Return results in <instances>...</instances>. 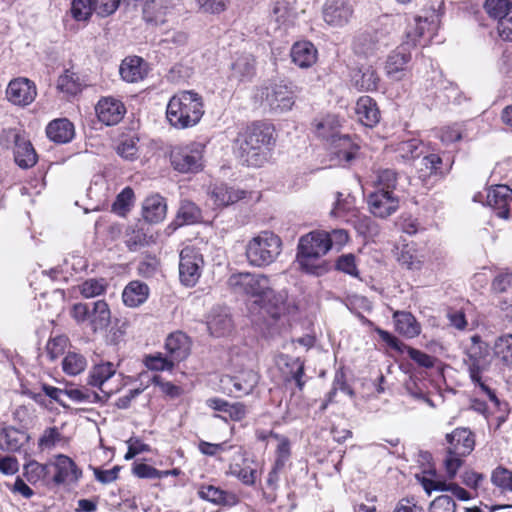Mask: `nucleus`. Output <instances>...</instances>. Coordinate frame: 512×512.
<instances>
[{
    "instance_id": "54",
    "label": "nucleus",
    "mask_w": 512,
    "mask_h": 512,
    "mask_svg": "<svg viewBox=\"0 0 512 512\" xmlns=\"http://www.w3.org/2000/svg\"><path fill=\"white\" fill-rule=\"evenodd\" d=\"M427 19H422L421 17L415 18V27L413 29H409L406 32L407 40L404 42L405 45L409 47H415L420 43V40L425 35V29L428 26Z\"/></svg>"
},
{
    "instance_id": "16",
    "label": "nucleus",
    "mask_w": 512,
    "mask_h": 512,
    "mask_svg": "<svg viewBox=\"0 0 512 512\" xmlns=\"http://www.w3.org/2000/svg\"><path fill=\"white\" fill-rule=\"evenodd\" d=\"M37 96L36 85L26 77L12 79L6 88V98L13 105L25 107Z\"/></svg>"
},
{
    "instance_id": "42",
    "label": "nucleus",
    "mask_w": 512,
    "mask_h": 512,
    "mask_svg": "<svg viewBox=\"0 0 512 512\" xmlns=\"http://www.w3.org/2000/svg\"><path fill=\"white\" fill-rule=\"evenodd\" d=\"M116 373L112 362H105L94 365L87 379V384L92 387L103 389L104 383Z\"/></svg>"
},
{
    "instance_id": "58",
    "label": "nucleus",
    "mask_w": 512,
    "mask_h": 512,
    "mask_svg": "<svg viewBox=\"0 0 512 512\" xmlns=\"http://www.w3.org/2000/svg\"><path fill=\"white\" fill-rule=\"evenodd\" d=\"M146 366L150 370L164 371L171 370L174 366V360L169 356H162V354L150 355L146 358Z\"/></svg>"
},
{
    "instance_id": "38",
    "label": "nucleus",
    "mask_w": 512,
    "mask_h": 512,
    "mask_svg": "<svg viewBox=\"0 0 512 512\" xmlns=\"http://www.w3.org/2000/svg\"><path fill=\"white\" fill-rule=\"evenodd\" d=\"M207 405L215 411L227 414L233 421H241L246 416V406L240 402L229 403L221 398H210Z\"/></svg>"
},
{
    "instance_id": "1",
    "label": "nucleus",
    "mask_w": 512,
    "mask_h": 512,
    "mask_svg": "<svg viewBox=\"0 0 512 512\" xmlns=\"http://www.w3.org/2000/svg\"><path fill=\"white\" fill-rule=\"evenodd\" d=\"M274 144V127L265 122H254L240 135L237 156L243 165L261 167L268 161Z\"/></svg>"
},
{
    "instance_id": "62",
    "label": "nucleus",
    "mask_w": 512,
    "mask_h": 512,
    "mask_svg": "<svg viewBox=\"0 0 512 512\" xmlns=\"http://www.w3.org/2000/svg\"><path fill=\"white\" fill-rule=\"evenodd\" d=\"M231 474L235 475L243 484L252 486L256 480V470L251 467H241L235 464L230 467Z\"/></svg>"
},
{
    "instance_id": "21",
    "label": "nucleus",
    "mask_w": 512,
    "mask_h": 512,
    "mask_svg": "<svg viewBox=\"0 0 512 512\" xmlns=\"http://www.w3.org/2000/svg\"><path fill=\"white\" fill-rule=\"evenodd\" d=\"M207 328L214 337L229 335L233 328V320L227 307L215 306L207 316Z\"/></svg>"
},
{
    "instance_id": "53",
    "label": "nucleus",
    "mask_w": 512,
    "mask_h": 512,
    "mask_svg": "<svg viewBox=\"0 0 512 512\" xmlns=\"http://www.w3.org/2000/svg\"><path fill=\"white\" fill-rule=\"evenodd\" d=\"M94 10V0H72L71 15L76 21L88 20Z\"/></svg>"
},
{
    "instance_id": "46",
    "label": "nucleus",
    "mask_w": 512,
    "mask_h": 512,
    "mask_svg": "<svg viewBox=\"0 0 512 512\" xmlns=\"http://www.w3.org/2000/svg\"><path fill=\"white\" fill-rule=\"evenodd\" d=\"M150 238L151 236H148L142 225H136L135 227L127 230L125 235V244L129 251L134 252L148 245Z\"/></svg>"
},
{
    "instance_id": "23",
    "label": "nucleus",
    "mask_w": 512,
    "mask_h": 512,
    "mask_svg": "<svg viewBox=\"0 0 512 512\" xmlns=\"http://www.w3.org/2000/svg\"><path fill=\"white\" fill-rule=\"evenodd\" d=\"M511 200L512 189L507 185H495L488 190L487 204L494 209L496 216L499 218H509V202Z\"/></svg>"
},
{
    "instance_id": "48",
    "label": "nucleus",
    "mask_w": 512,
    "mask_h": 512,
    "mask_svg": "<svg viewBox=\"0 0 512 512\" xmlns=\"http://www.w3.org/2000/svg\"><path fill=\"white\" fill-rule=\"evenodd\" d=\"M57 88L63 93L68 95H76L82 89L79 76L70 71L66 70L62 75L59 76L57 81Z\"/></svg>"
},
{
    "instance_id": "39",
    "label": "nucleus",
    "mask_w": 512,
    "mask_h": 512,
    "mask_svg": "<svg viewBox=\"0 0 512 512\" xmlns=\"http://www.w3.org/2000/svg\"><path fill=\"white\" fill-rule=\"evenodd\" d=\"M231 77L239 81L252 79L255 75V59L251 54L244 53L236 58L231 65Z\"/></svg>"
},
{
    "instance_id": "33",
    "label": "nucleus",
    "mask_w": 512,
    "mask_h": 512,
    "mask_svg": "<svg viewBox=\"0 0 512 512\" xmlns=\"http://www.w3.org/2000/svg\"><path fill=\"white\" fill-rule=\"evenodd\" d=\"M198 496L217 505L234 506L238 503V497L213 485H202L198 490Z\"/></svg>"
},
{
    "instance_id": "9",
    "label": "nucleus",
    "mask_w": 512,
    "mask_h": 512,
    "mask_svg": "<svg viewBox=\"0 0 512 512\" xmlns=\"http://www.w3.org/2000/svg\"><path fill=\"white\" fill-rule=\"evenodd\" d=\"M299 89L291 82L271 83L261 89L262 103L275 113L290 111L295 104Z\"/></svg>"
},
{
    "instance_id": "45",
    "label": "nucleus",
    "mask_w": 512,
    "mask_h": 512,
    "mask_svg": "<svg viewBox=\"0 0 512 512\" xmlns=\"http://www.w3.org/2000/svg\"><path fill=\"white\" fill-rule=\"evenodd\" d=\"M331 215L347 221L350 217L356 216L355 198L350 195L343 198V194L337 192V199L331 211Z\"/></svg>"
},
{
    "instance_id": "49",
    "label": "nucleus",
    "mask_w": 512,
    "mask_h": 512,
    "mask_svg": "<svg viewBox=\"0 0 512 512\" xmlns=\"http://www.w3.org/2000/svg\"><path fill=\"white\" fill-rule=\"evenodd\" d=\"M484 7L489 16L499 21L511 14L512 0H486Z\"/></svg>"
},
{
    "instance_id": "24",
    "label": "nucleus",
    "mask_w": 512,
    "mask_h": 512,
    "mask_svg": "<svg viewBox=\"0 0 512 512\" xmlns=\"http://www.w3.org/2000/svg\"><path fill=\"white\" fill-rule=\"evenodd\" d=\"M95 111L100 122L112 126L120 122L126 110L121 101L106 97L99 100Z\"/></svg>"
},
{
    "instance_id": "18",
    "label": "nucleus",
    "mask_w": 512,
    "mask_h": 512,
    "mask_svg": "<svg viewBox=\"0 0 512 512\" xmlns=\"http://www.w3.org/2000/svg\"><path fill=\"white\" fill-rule=\"evenodd\" d=\"M256 305L275 320L290 311L287 291H276L271 286L261 298H258Z\"/></svg>"
},
{
    "instance_id": "25",
    "label": "nucleus",
    "mask_w": 512,
    "mask_h": 512,
    "mask_svg": "<svg viewBox=\"0 0 512 512\" xmlns=\"http://www.w3.org/2000/svg\"><path fill=\"white\" fill-rule=\"evenodd\" d=\"M290 56L295 65L301 69H306L316 63L318 51L313 43L301 41L293 44Z\"/></svg>"
},
{
    "instance_id": "43",
    "label": "nucleus",
    "mask_w": 512,
    "mask_h": 512,
    "mask_svg": "<svg viewBox=\"0 0 512 512\" xmlns=\"http://www.w3.org/2000/svg\"><path fill=\"white\" fill-rule=\"evenodd\" d=\"M492 349L494 357L504 366L512 367V334H504L496 338Z\"/></svg>"
},
{
    "instance_id": "29",
    "label": "nucleus",
    "mask_w": 512,
    "mask_h": 512,
    "mask_svg": "<svg viewBox=\"0 0 512 512\" xmlns=\"http://www.w3.org/2000/svg\"><path fill=\"white\" fill-rule=\"evenodd\" d=\"M46 135L55 143H68L74 138V125L66 118L55 119L47 125Z\"/></svg>"
},
{
    "instance_id": "27",
    "label": "nucleus",
    "mask_w": 512,
    "mask_h": 512,
    "mask_svg": "<svg viewBox=\"0 0 512 512\" xmlns=\"http://www.w3.org/2000/svg\"><path fill=\"white\" fill-rule=\"evenodd\" d=\"M165 349L174 362L183 361L190 354L189 338L182 332L171 333L166 338Z\"/></svg>"
},
{
    "instance_id": "3",
    "label": "nucleus",
    "mask_w": 512,
    "mask_h": 512,
    "mask_svg": "<svg viewBox=\"0 0 512 512\" xmlns=\"http://www.w3.org/2000/svg\"><path fill=\"white\" fill-rule=\"evenodd\" d=\"M203 115V99L192 90L180 91L168 101L166 118L174 128L186 129L193 127L200 122Z\"/></svg>"
},
{
    "instance_id": "63",
    "label": "nucleus",
    "mask_w": 512,
    "mask_h": 512,
    "mask_svg": "<svg viewBox=\"0 0 512 512\" xmlns=\"http://www.w3.org/2000/svg\"><path fill=\"white\" fill-rule=\"evenodd\" d=\"M66 345V338L58 336L50 339L46 344V353L50 361H55L60 355L63 354Z\"/></svg>"
},
{
    "instance_id": "30",
    "label": "nucleus",
    "mask_w": 512,
    "mask_h": 512,
    "mask_svg": "<svg viewBox=\"0 0 512 512\" xmlns=\"http://www.w3.org/2000/svg\"><path fill=\"white\" fill-rule=\"evenodd\" d=\"M454 160L449 156H440L435 153L426 155L421 160V165L425 167L427 172L421 176H440L444 177L447 175L453 166Z\"/></svg>"
},
{
    "instance_id": "22",
    "label": "nucleus",
    "mask_w": 512,
    "mask_h": 512,
    "mask_svg": "<svg viewBox=\"0 0 512 512\" xmlns=\"http://www.w3.org/2000/svg\"><path fill=\"white\" fill-rule=\"evenodd\" d=\"M51 465L52 469H54L52 482L56 486L64 484L67 480L77 482L82 477V470L66 455H58L56 462Z\"/></svg>"
},
{
    "instance_id": "47",
    "label": "nucleus",
    "mask_w": 512,
    "mask_h": 512,
    "mask_svg": "<svg viewBox=\"0 0 512 512\" xmlns=\"http://www.w3.org/2000/svg\"><path fill=\"white\" fill-rule=\"evenodd\" d=\"M51 464H40L35 460H31L23 467V475L27 481L34 484L39 480L45 479L51 473Z\"/></svg>"
},
{
    "instance_id": "31",
    "label": "nucleus",
    "mask_w": 512,
    "mask_h": 512,
    "mask_svg": "<svg viewBox=\"0 0 512 512\" xmlns=\"http://www.w3.org/2000/svg\"><path fill=\"white\" fill-rule=\"evenodd\" d=\"M150 289L144 282L133 280L123 290L122 299L128 307H139L149 297Z\"/></svg>"
},
{
    "instance_id": "57",
    "label": "nucleus",
    "mask_w": 512,
    "mask_h": 512,
    "mask_svg": "<svg viewBox=\"0 0 512 512\" xmlns=\"http://www.w3.org/2000/svg\"><path fill=\"white\" fill-rule=\"evenodd\" d=\"M25 139V136L18 130L9 128L4 129L0 134V146L5 149L17 147V145Z\"/></svg>"
},
{
    "instance_id": "4",
    "label": "nucleus",
    "mask_w": 512,
    "mask_h": 512,
    "mask_svg": "<svg viewBox=\"0 0 512 512\" xmlns=\"http://www.w3.org/2000/svg\"><path fill=\"white\" fill-rule=\"evenodd\" d=\"M471 342L472 345L466 352L467 359L464 360L468 367L469 377L472 383L488 396L490 401L499 405V399L495 391L488 385L489 377L485 375L492 360L490 347L479 335H473Z\"/></svg>"
},
{
    "instance_id": "15",
    "label": "nucleus",
    "mask_w": 512,
    "mask_h": 512,
    "mask_svg": "<svg viewBox=\"0 0 512 512\" xmlns=\"http://www.w3.org/2000/svg\"><path fill=\"white\" fill-rule=\"evenodd\" d=\"M354 14L352 0H326L322 7L324 21L332 27H343Z\"/></svg>"
},
{
    "instance_id": "8",
    "label": "nucleus",
    "mask_w": 512,
    "mask_h": 512,
    "mask_svg": "<svg viewBox=\"0 0 512 512\" xmlns=\"http://www.w3.org/2000/svg\"><path fill=\"white\" fill-rule=\"evenodd\" d=\"M71 316L79 324L87 323L93 332L106 329L111 321V312L104 300L76 303L71 309Z\"/></svg>"
},
{
    "instance_id": "10",
    "label": "nucleus",
    "mask_w": 512,
    "mask_h": 512,
    "mask_svg": "<svg viewBox=\"0 0 512 512\" xmlns=\"http://www.w3.org/2000/svg\"><path fill=\"white\" fill-rule=\"evenodd\" d=\"M227 283L234 293L254 298L255 304L258 302V298H261L271 286L266 275L249 272L234 273L228 278Z\"/></svg>"
},
{
    "instance_id": "14",
    "label": "nucleus",
    "mask_w": 512,
    "mask_h": 512,
    "mask_svg": "<svg viewBox=\"0 0 512 512\" xmlns=\"http://www.w3.org/2000/svg\"><path fill=\"white\" fill-rule=\"evenodd\" d=\"M389 45V35L376 30L357 35L353 40L352 49L356 55L369 58L383 52Z\"/></svg>"
},
{
    "instance_id": "12",
    "label": "nucleus",
    "mask_w": 512,
    "mask_h": 512,
    "mask_svg": "<svg viewBox=\"0 0 512 512\" xmlns=\"http://www.w3.org/2000/svg\"><path fill=\"white\" fill-rule=\"evenodd\" d=\"M204 265L203 255L193 247L180 252L179 277L182 284L193 287L199 280Z\"/></svg>"
},
{
    "instance_id": "52",
    "label": "nucleus",
    "mask_w": 512,
    "mask_h": 512,
    "mask_svg": "<svg viewBox=\"0 0 512 512\" xmlns=\"http://www.w3.org/2000/svg\"><path fill=\"white\" fill-rule=\"evenodd\" d=\"M86 359L81 354L69 352L63 359L62 366L65 373L77 375L86 367Z\"/></svg>"
},
{
    "instance_id": "40",
    "label": "nucleus",
    "mask_w": 512,
    "mask_h": 512,
    "mask_svg": "<svg viewBox=\"0 0 512 512\" xmlns=\"http://www.w3.org/2000/svg\"><path fill=\"white\" fill-rule=\"evenodd\" d=\"M13 151L15 163L20 168L28 169L37 163V153L31 142L26 138Z\"/></svg>"
},
{
    "instance_id": "59",
    "label": "nucleus",
    "mask_w": 512,
    "mask_h": 512,
    "mask_svg": "<svg viewBox=\"0 0 512 512\" xmlns=\"http://www.w3.org/2000/svg\"><path fill=\"white\" fill-rule=\"evenodd\" d=\"M134 192L130 187L124 188L116 197L115 202L112 205V210L118 214L126 212L133 200Z\"/></svg>"
},
{
    "instance_id": "56",
    "label": "nucleus",
    "mask_w": 512,
    "mask_h": 512,
    "mask_svg": "<svg viewBox=\"0 0 512 512\" xmlns=\"http://www.w3.org/2000/svg\"><path fill=\"white\" fill-rule=\"evenodd\" d=\"M492 483L505 491H512V471L504 467H497L491 475Z\"/></svg>"
},
{
    "instance_id": "51",
    "label": "nucleus",
    "mask_w": 512,
    "mask_h": 512,
    "mask_svg": "<svg viewBox=\"0 0 512 512\" xmlns=\"http://www.w3.org/2000/svg\"><path fill=\"white\" fill-rule=\"evenodd\" d=\"M107 282L104 278L87 279L80 285V293L84 298H93L105 293Z\"/></svg>"
},
{
    "instance_id": "41",
    "label": "nucleus",
    "mask_w": 512,
    "mask_h": 512,
    "mask_svg": "<svg viewBox=\"0 0 512 512\" xmlns=\"http://www.w3.org/2000/svg\"><path fill=\"white\" fill-rule=\"evenodd\" d=\"M168 8L165 5V0H146L143 7V18L148 23L164 24Z\"/></svg>"
},
{
    "instance_id": "34",
    "label": "nucleus",
    "mask_w": 512,
    "mask_h": 512,
    "mask_svg": "<svg viewBox=\"0 0 512 512\" xmlns=\"http://www.w3.org/2000/svg\"><path fill=\"white\" fill-rule=\"evenodd\" d=\"M395 328L398 333L406 338H414L421 332V326L414 315L407 311H395L393 313Z\"/></svg>"
},
{
    "instance_id": "60",
    "label": "nucleus",
    "mask_w": 512,
    "mask_h": 512,
    "mask_svg": "<svg viewBox=\"0 0 512 512\" xmlns=\"http://www.w3.org/2000/svg\"><path fill=\"white\" fill-rule=\"evenodd\" d=\"M292 13V6L287 0H278L273 4L271 16L279 24L285 23Z\"/></svg>"
},
{
    "instance_id": "64",
    "label": "nucleus",
    "mask_w": 512,
    "mask_h": 512,
    "mask_svg": "<svg viewBox=\"0 0 512 512\" xmlns=\"http://www.w3.org/2000/svg\"><path fill=\"white\" fill-rule=\"evenodd\" d=\"M61 434L57 427H48L44 430L42 436L38 440L41 449H50L60 440Z\"/></svg>"
},
{
    "instance_id": "20",
    "label": "nucleus",
    "mask_w": 512,
    "mask_h": 512,
    "mask_svg": "<svg viewBox=\"0 0 512 512\" xmlns=\"http://www.w3.org/2000/svg\"><path fill=\"white\" fill-rule=\"evenodd\" d=\"M380 76L372 65H360L350 72L351 85L359 92H373L378 89Z\"/></svg>"
},
{
    "instance_id": "55",
    "label": "nucleus",
    "mask_w": 512,
    "mask_h": 512,
    "mask_svg": "<svg viewBox=\"0 0 512 512\" xmlns=\"http://www.w3.org/2000/svg\"><path fill=\"white\" fill-rule=\"evenodd\" d=\"M398 174L393 169H382L377 172L376 184L377 190H391L392 192L397 186Z\"/></svg>"
},
{
    "instance_id": "5",
    "label": "nucleus",
    "mask_w": 512,
    "mask_h": 512,
    "mask_svg": "<svg viewBox=\"0 0 512 512\" xmlns=\"http://www.w3.org/2000/svg\"><path fill=\"white\" fill-rule=\"evenodd\" d=\"M282 241L271 231H262L253 237L246 246V257L254 267H266L280 255Z\"/></svg>"
},
{
    "instance_id": "61",
    "label": "nucleus",
    "mask_w": 512,
    "mask_h": 512,
    "mask_svg": "<svg viewBox=\"0 0 512 512\" xmlns=\"http://www.w3.org/2000/svg\"><path fill=\"white\" fill-rule=\"evenodd\" d=\"M457 504L452 497L441 495L435 498L429 507V512H456Z\"/></svg>"
},
{
    "instance_id": "13",
    "label": "nucleus",
    "mask_w": 512,
    "mask_h": 512,
    "mask_svg": "<svg viewBox=\"0 0 512 512\" xmlns=\"http://www.w3.org/2000/svg\"><path fill=\"white\" fill-rule=\"evenodd\" d=\"M259 382V375L253 370H243L237 375H223L220 386L224 393L242 397L252 393Z\"/></svg>"
},
{
    "instance_id": "19",
    "label": "nucleus",
    "mask_w": 512,
    "mask_h": 512,
    "mask_svg": "<svg viewBox=\"0 0 512 512\" xmlns=\"http://www.w3.org/2000/svg\"><path fill=\"white\" fill-rule=\"evenodd\" d=\"M367 203L370 212L379 218H387L399 208V198L391 190H376L369 194Z\"/></svg>"
},
{
    "instance_id": "36",
    "label": "nucleus",
    "mask_w": 512,
    "mask_h": 512,
    "mask_svg": "<svg viewBox=\"0 0 512 512\" xmlns=\"http://www.w3.org/2000/svg\"><path fill=\"white\" fill-rule=\"evenodd\" d=\"M144 61L138 56L125 58L119 68L121 78L128 83H135L145 77V70L142 68Z\"/></svg>"
},
{
    "instance_id": "35",
    "label": "nucleus",
    "mask_w": 512,
    "mask_h": 512,
    "mask_svg": "<svg viewBox=\"0 0 512 512\" xmlns=\"http://www.w3.org/2000/svg\"><path fill=\"white\" fill-rule=\"evenodd\" d=\"M29 440L27 433L14 427H6L0 431V450L8 452L19 451Z\"/></svg>"
},
{
    "instance_id": "32",
    "label": "nucleus",
    "mask_w": 512,
    "mask_h": 512,
    "mask_svg": "<svg viewBox=\"0 0 512 512\" xmlns=\"http://www.w3.org/2000/svg\"><path fill=\"white\" fill-rule=\"evenodd\" d=\"M166 210L165 199L160 195H152L144 200L142 215L148 223H159L165 218Z\"/></svg>"
},
{
    "instance_id": "2",
    "label": "nucleus",
    "mask_w": 512,
    "mask_h": 512,
    "mask_svg": "<svg viewBox=\"0 0 512 512\" xmlns=\"http://www.w3.org/2000/svg\"><path fill=\"white\" fill-rule=\"evenodd\" d=\"M331 249L328 232L314 230L300 237L297 246V261L303 271L316 276L329 270V263L321 258Z\"/></svg>"
},
{
    "instance_id": "17",
    "label": "nucleus",
    "mask_w": 512,
    "mask_h": 512,
    "mask_svg": "<svg viewBox=\"0 0 512 512\" xmlns=\"http://www.w3.org/2000/svg\"><path fill=\"white\" fill-rule=\"evenodd\" d=\"M377 334L391 349H394L398 352L406 351L408 356L416 362L419 366L424 368H432L435 365V357L418 350L416 348L410 347L404 344L401 340H399L396 336L391 334L390 332L383 330L381 328L376 329Z\"/></svg>"
},
{
    "instance_id": "50",
    "label": "nucleus",
    "mask_w": 512,
    "mask_h": 512,
    "mask_svg": "<svg viewBox=\"0 0 512 512\" xmlns=\"http://www.w3.org/2000/svg\"><path fill=\"white\" fill-rule=\"evenodd\" d=\"M422 146L421 140L417 138H411L408 140H404L399 142L396 145L395 151L403 158V159H414L418 158L422 151L420 150Z\"/></svg>"
},
{
    "instance_id": "28",
    "label": "nucleus",
    "mask_w": 512,
    "mask_h": 512,
    "mask_svg": "<svg viewBox=\"0 0 512 512\" xmlns=\"http://www.w3.org/2000/svg\"><path fill=\"white\" fill-rule=\"evenodd\" d=\"M355 112L359 121L367 127H374L379 123L380 111L376 101L370 96H361L358 99Z\"/></svg>"
},
{
    "instance_id": "11",
    "label": "nucleus",
    "mask_w": 512,
    "mask_h": 512,
    "mask_svg": "<svg viewBox=\"0 0 512 512\" xmlns=\"http://www.w3.org/2000/svg\"><path fill=\"white\" fill-rule=\"evenodd\" d=\"M203 148L199 143L174 147L170 153V162L174 170L180 173L201 171L204 166Z\"/></svg>"
},
{
    "instance_id": "7",
    "label": "nucleus",
    "mask_w": 512,
    "mask_h": 512,
    "mask_svg": "<svg viewBox=\"0 0 512 512\" xmlns=\"http://www.w3.org/2000/svg\"><path fill=\"white\" fill-rule=\"evenodd\" d=\"M338 120L334 116H327L316 125V133L322 139L329 141L332 145V153L346 163L351 162L359 147L353 143L349 135H341L336 130Z\"/></svg>"
},
{
    "instance_id": "26",
    "label": "nucleus",
    "mask_w": 512,
    "mask_h": 512,
    "mask_svg": "<svg viewBox=\"0 0 512 512\" xmlns=\"http://www.w3.org/2000/svg\"><path fill=\"white\" fill-rule=\"evenodd\" d=\"M409 46L403 43L396 51L392 52L385 64V71L388 77L400 80V73L404 71L406 65L411 60Z\"/></svg>"
},
{
    "instance_id": "44",
    "label": "nucleus",
    "mask_w": 512,
    "mask_h": 512,
    "mask_svg": "<svg viewBox=\"0 0 512 512\" xmlns=\"http://www.w3.org/2000/svg\"><path fill=\"white\" fill-rule=\"evenodd\" d=\"M202 214L200 209L191 201L181 202L175 222L178 226L191 225L200 222Z\"/></svg>"
},
{
    "instance_id": "37",
    "label": "nucleus",
    "mask_w": 512,
    "mask_h": 512,
    "mask_svg": "<svg viewBox=\"0 0 512 512\" xmlns=\"http://www.w3.org/2000/svg\"><path fill=\"white\" fill-rule=\"evenodd\" d=\"M245 197V191L220 183L213 187L212 198L218 206L226 207Z\"/></svg>"
},
{
    "instance_id": "6",
    "label": "nucleus",
    "mask_w": 512,
    "mask_h": 512,
    "mask_svg": "<svg viewBox=\"0 0 512 512\" xmlns=\"http://www.w3.org/2000/svg\"><path fill=\"white\" fill-rule=\"evenodd\" d=\"M446 441L448 456L444 464L448 478L453 479L463 464L461 457L469 455L474 450L475 436L467 428H456L446 435Z\"/></svg>"
}]
</instances>
